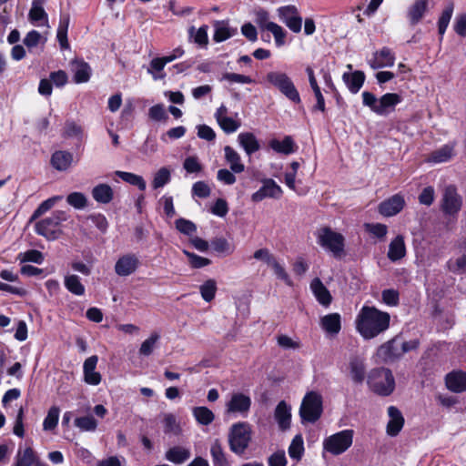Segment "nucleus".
Wrapping results in <instances>:
<instances>
[{"label":"nucleus","mask_w":466,"mask_h":466,"mask_svg":"<svg viewBox=\"0 0 466 466\" xmlns=\"http://www.w3.org/2000/svg\"><path fill=\"white\" fill-rule=\"evenodd\" d=\"M355 329L364 339H371L384 333L390 323L388 312L374 306H363L355 319Z\"/></svg>","instance_id":"f257e3e1"},{"label":"nucleus","mask_w":466,"mask_h":466,"mask_svg":"<svg viewBox=\"0 0 466 466\" xmlns=\"http://www.w3.org/2000/svg\"><path fill=\"white\" fill-rule=\"evenodd\" d=\"M266 82L278 89L283 96L290 101L299 104L300 103V96L296 88L292 79L282 71H269L266 75Z\"/></svg>","instance_id":"f03ea898"},{"label":"nucleus","mask_w":466,"mask_h":466,"mask_svg":"<svg viewBox=\"0 0 466 466\" xmlns=\"http://www.w3.org/2000/svg\"><path fill=\"white\" fill-rule=\"evenodd\" d=\"M370 388L379 395L389 396L395 389V380L388 369H374L368 376Z\"/></svg>","instance_id":"7ed1b4c3"},{"label":"nucleus","mask_w":466,"mask_h":466,"mask_svg":"<svg viewBox=\"0 0 466 466\" xmlns=\"http://www.w3.org/2000/svg\"><path fill=\"white\" fill-rule=\"evenodd\" d=\"M65 220H66V213L56 210L50 217L35 223V232L48 240L56 239L61 234L60 224Z\"/></svg>","instance_id":"20e7f679"},{"label":"nucleus","mask_w":466,"mask_h":466,"mask_svg":"<svg viewBox=\"0 0 466 466\" xmlns=\"http://www.w3.org/2000/svg\"><path fill=\"white\" fill-rule=\"evenodd\" d=\"M353 437L352 430L340 431L324 439L323 449L332 455H340L350 448Z\"/></svg>","instance_id":"39448f33"},{"label":"nucleus","mask_w":466,"mask_h":466,"mask_svg":"<svg viewBox=\"0 0 466 466\" xmlns=\"http://www.w3.org/2000/svg\"><path fill=\"white\" fill-rule=\"evenodd\" d=\"M322 413V397L316 391L308 392L301 402L299 415L302 421L315 422Z\"/></svg>","instance_id":"423d86ee"},{"label":"nucleus","mask_w":466,"mask_h":466,"mask_svg":"<svg viewBox=\"0 0 466 466\" xmlns=\"http://www.w3.org/2000/svg\"><path fill=\"white\" fill-rule=\"evenodd\" d=\"M317 242L334 257H339L344 250V237L329 228H322L317 232Z\"/></svg>","instance_id":"0eeeda50"},{"label":"nucleus","mask_w":466,"mask_h":466,"mask_svg":"<svg viewBox=\"0 0 466 466\" xmlns=\"http://www.w3.org/2000/svg\"><path fill=\"white\" fill-rule=\"evenodd\" d=\"M250 441V427L246 422H238L231 427L229 432L230 450L237 453L242 454Z\"/></svg>","instance_id":"6e6552de"},{"label":"nucleus","mask_w":466,"mask_h":466,"mask_svg":"<svg viewBox=\"0 0 466 466\" xmlns=\"http://www.w3.org/2000/svg\"><path fill=\"white\" fill-rule=\"evenodd\" d=\"M462 206V198L458 194L457 189L454 186L450 185L444 188L442 199H441V209L449 216H455L459 213Z\"/></svg>","instance_id":"1a4fd4ad"},{"label":"nucleus","mask_w":466,"mask_h":466,"mask_svg":"<svg viewBox=\"0 0 466 466\" xmlns=\"http://www.w3.org/2000/svg\"><path fill=\"white\" fill-rule=\"evenodd\" d=\"M250 407L251 399L248 395L242 392H235L231 394L229 400L226 403V412L246 418Z\"/></svg>","instance_id":"9d476101"},{"label":"nucleus","mask_w":466,"mask_h":466,"mask_svg":"<svg viewBox=\"0 0 466 466\" xmlns=\"http://www.w3.org/2000/svg\"><path fill=\"white\" fill-rule=\"evenodd\" d=\"M279 19L294 33H299L302 26V18L295 5H285L278 8Z\"/></svg>","instance_id":"9b49d317"},{"label":"nucleus","mask_w":466,"mask_h":466,"mask_svg":"<svg viewBox=\"0 0 466 466\" xmlns=\"http://www.w3.org/2000/svg\"><path fill=\"white\" fill-rule=\"evenodd\" d=\"M228 111L225 105H221L215 112V118L219 127L226 134H232L236 132L241 126V121L238 118V113L235 114V117L228 115Z\"/></svg>","instance_id":"f8f14e48"},{"label":"nucleus","mask_w":466,"mask_h":466,"mask_svg":"<svg viewBox=\"0 0 466 466\" xmlns=\"http://www.w3.org/2000/svg\"><path fill=\"white\" fill-rule=\"evenodd\" d=\"M429 0H413L407 7L406 18L410 26L419 25L430 11Z\"/></svg>","instance_id":"ddd939ff"},{"label":"nucleus","mask_w":466,"mask_h":466,"mask_svg":"<svg viewBox=\"0 0 466 466\" xmlns=\"http://www.w3.org/2000/svg\"><path fill=\"white\" fill-rule=\"evenodd\" d=\"M140 265L138 257L133 253L120 256L115 263V273L119 277H128L135 273Z\"/></svg>","instance_id":"4468645a"},{"label":"nucleus","mask_w":466,"mask_h":466,"mask_svg":"<svg viewBox=\"0 0 466 466\" xmlns=\"http://www.w3.org/2000/svg\"><path fill=\"white\" fill-rule=\"evenodd\" d=\"M283 194L282 188L272 178L262 180V187L251 195L253 202H260L266 198H280Z\"/></svg>","instance_id":"2eb2a0df"},{"label":"nucleus","mask_w":466,"mask_h":466,"mask_svg":"<svg viewBox=\"0 0 466 466\" xmlns=\"http://www.w3.org/2000/svg\"><path fill=\"white\" fill-rule=\"evenodd\" d=\"M405 204L406 202L403 195L399 193L382 201L379 205L378 210L383 217H393L403 209Z\"/></svg>","instance_id":"dca6fc26"},{"label":"nucleus","mask_w":466,"mask_h":466,"mask_svg":"<svg viewBox=\"0 0 466 466\" xmlns=\"http://www.w3.org/2000/svg\"><path fill=\"white\" fill-rule=\"evenodd\" d=\"M395 63V55L392 50L387 46L373 53L372 58L369 61V65L373 69L383 67H391Z\"/></svg>","instance_id":"f3484780"},{"label":"nucleus","mask_w":466,"mask_h":466,"mask_svg":"<svg viewBox=\"0 0 466 466\" xmlns=\"http://www.w3.org/2000/svg\"><path fill=\"white\" fill-rule=\"evenodd\" d=\"M97 362L98 358L96 355L90 356L84 362V381L88 385L96 386L101 382V374L96 371Z\"/></svg>","instance_id":"a211bd4d"},{"label":"nucleus","mask_w":466,"mask_h":466,"mask_svg":"<svg viewBox=\"0 0 466 466\" xmlns=\"http://www.w3.org/2000/svg\"><path fill=\"white\" fill-rule=\"evenodd\" d=\"M406 254L407 248L404 237L397 235L389 244L387 257L391 262H397L405 258Z\"/></svg>","instance_id":"6ab92c4d"},{"label":"nucleus","mask_w":466,"mask_h":466,"mask_svg":"<svg viewBox=\"0 0 466 466\" xmlns=\"http://www.w3.org/2000/svg\"><path fill=\"white\" fill-rule=\"evenodd\" d=\"M389 421L387 424V433L390 436H396L401 431L404 425V418L400 410L394 407L390 406L388 408Z\"/></svg>","instance_id":"aec40b11"},{"label":"nucleus","mask_w":466,"mask_h":466,"mask_svg":"<svg viewBox=\"0 0 466 466\" xmlns=\"http://www.w3.org/2000/svg\"><path fill=\"white\" fill-rule=\"evenodd\" d=\"M44 0H33L28 14L30 22L35 26H48V16L44 7Z\"/></svg>","instance_id":"412c9836"},{"label":"nucleus","mask_w":466,"mask_h":466,"mask_svg":"<svg viewBox=\"0 0 466 466\" xmlns=\"http://www.w3.org/2000/svg\"><path fill=\"white\" fill-rule=\"evenodd\" d=\"M275 420L280 430L286 431L290 427L291 407L285 400L279 402L274 412Z\"/></svg>","instance_id":"4be33fe9"},{"label":"nucleus","mask_w":466,"mask_h":466,"mask_svg":"<svg viewBox=\"0 0 466 466\" xmlns=\"http://www.w3.org/2000/svg\"><path fill=\"white\" fill-rule=\"evenodd\" d=\"M402 101L401 96L396 93H387L380 97L379 108L376 114L379 116H386L394 111L395 106Z\"/></svg>","instance_id":"5701e85b"},{"label":"nucleus","mask_w":466,"mask_h":466,"mask_svg":"<svg viewBox=\"0 0 466 466\" xmlns=\"http://www.w3.org/2000/svg\"><path fill=\"white\" fill-rule=\"evenodd\" d=\"M447 388L456 393L466 390V372L454 370L447 374L445 379Z\"/></svg>","instance_id":"b1692460"},{"label":"nucleus","mask_w":466,"mask_h":466,"mask_svg":"<svg viewBox=\"0 0 466 466\" xmlns=\"http://www.w3.org/2000/svg\"><path fill=\"white\" fill-rule=\"evenodd\" d=\"M71 69L74 73V81L77 84L89 81L91 76L90 66L82 59H75L71 62Z\"/></svg>","instance_id":"393cba45"},{"label":"nucleus","mask_w":466,"mask_h":466,"mask_svg":"<svg viewBox=\"0 0 466 466\" xmlns=\"http://www.w3.org/2000/svg\"><path fill=\"white\" fill-rule=\"evenodd\" d=\"M269 147L278 154L290 155L297 149V146L290 136H286L283 139L272 138L268 142Z\"/></svg>","instance_id":"a878e982"},{"label":"nucleus","mask_w":466,"mask_h":466,"mask_svg":"<svg viewBox=\"0 0 466 466\" xmlns=\"http://www.w3.org/2000/svg\"><path fill=\"white\" fill-rule=\"evenodd\" d=\"M310 289L319 304L326 308L330 305L332 297L329 289L319 278H316L311 281Z\"/></svg>","instance_id":"bb28decb"},{"label":"nucleus","mask_w":466,"mask_h":466,"mask_svg":"<svg viewBox=\"0 0 466 466\" xmlns=\"http://www.w3.org/2000/svg\"><path fill=\"white\" fill-rule=\"evenodd\" d=\"M62 136L65 138L75 139L79 144L84 142L86 138V133L83 127L74 120L66 121Z\"/></svg>","instance_id":"cd10ccee"},{"label":"nucleus","mask_w":466,"mask_h":466,"mask_svg":"<svg viewBox=\"0 0 466 466\" xmlns=\"http://www.w3.org/2000/svg\"><path fill=\"white\" fill-rule=\"evenodd\" d=\"M349 370L351 380L356 383H361L365 379L366 367L364 359L354 356L349 362Z\"/></svg>","instance_id":"c85d7f7f"},{"label":"nucleus","mask_w":466,"mask_h":466,"mask_svg":"<svg viewBox=\"0 0 466 466\" xmlns=\"http://www.w3.org/2000/svg\"><path fill=\"white\" fill-rule=\"evenodd\" d=\"M238 142L248 156H251L260 148L259 142L251 132H242L238 136Z\"/></svg>","instance_id":"c756f323"},{"label":"nucleus","mask_w":466,"mask_h":466,"mask_svg":"<svg viewBox=\"0 0 466 466\" xmlns=\"http://www.w3.org/2000/svg\"><path fill=\"white\" fill-rule=\"evenodd\" d=\"M320 327L329 335H337L341 329V318L339 313H330L320 319Z\"/></svg>","instance_id":"7c9ffc66"},{"label":"nucleus","mask_w":466,"mask_h":466,"mask_svg":"<svg viewBox=\"0 0 466 466\" xmlns=\"http://www.w3.org/2000/svg\"><path fill=\"white\" fill-rule=\"evenodd\" d=\"M342 79L349 90L352 94H357L364 84L365 75L362 71L357 70L353 73H344Z\"/></svg>","instance_id":"2f4dec72"},{"label":"nucleus","mask_w":466,"mask_h":466,"mask_svg":"<svg viewBox=\"0 0 466 466\" xmlns=\"http://www.w3.org/2000/svg\"><path fill=\"white\" fill-rule=\"evenodd\" d=\"M225 159L230 169L236 173H241L245 170V166L241 161L240 155L230 146L224 147Z\"/></svg>","instance_id":"473e14b6"},{"label":"nucleus","mask_w":466,"mask_h":466,"mask_svg":"<svg viewBox=\"0 0 466 466\" xmlns=\"http://www.w3.org/2000/svg\"><path fill=\"white\" fill-rule=\"evenodd\" d=\"M73 163V154L68 151H56L51 157L52 166L59 171H65Z\"/></svg>","instance_id":"72a5a7b5"},{"label":"nucleus","mask_w":466,"mask_h":466,"mask_svg":"<svg viewBox=\"0 0 466 466\" xmlns=\"http://www.w3.org/2000/svg\"><path fill=\"white\" fill-rule=\"evenodd\" d=\"M454 155V145L446 144L433 151L428 157L431 163L438 164L449 161Z\"/></svg>","instance_id":"f704fd0d"},{"label":"nucleus","mask_w":466,"mask_h":466,"mask_svg":"<svg viewBox=\"0 0 466 466\" xmlns=\"http://www.w3.org/2000/svg\"><path fill=\"white\" fill-rule=\"evenodd\" d=\"M92 197L98 203L107 204L113 199L114 191L109 185L101 183L93 187Z\"/></svg>","instance_id":"c9c22d12"},{"label":"nucleus","mask_w":466,"mask_h":466,"mask_svg":"<svg viewBox=\"0 0 466 466\" xmlns=\"http://www.w3.org/2000/svg\"><path fill=\"white\" fill-rule=\"evenodd\" d=\"M64 285L66 289L76 296H83L86 288L81 282V279L76 274H66L64 278Z\"/></svg>","instance_id":"e433bc0d"},{"label":"nucleus","mask_w":466,"mask_h":466,"mask_svg":"<svg viewBox=\"0 0 466 466\" xmlns=\"http://www.w3.org/2000/svg\"><path fill=\"white\" fill-rule=\"evenodd\" d=\"M190 451L187 448L175 446L166 452V459L176 464H182L190 458Z\"/></svg>","instance_id":"4c0bfd02"},{"label":"nucleus","mask_w":466,"mask_h":466,"mask_svg":"<svg viewBox=\"0 0 466 466\" xmlns=\"http://www.w3.org/2000/svg\"><path fill=\"white\" fill-rule=\"evenodd\" d=\"M396 341L390 340L381 345L377 350V356L384 362L391 361L400 356L397 352Z\"/></svg>","instance_id":"58836bf2"},{"label":"nucleus","mask_w":466,"mask_h":466,"mask_svg":"<svg viewBox=\"0 0 466 466\" xmlns=\"http://www.w3.org/2000/svg\"><path fill=\"white\" fill-rule=\"evenodd\" d=\"M69 26V15H61L59 25L56 32V38L59 42L61 49H68L67 31Z\"/></svg>","instance_id":"ea45409f"},{"label":"nucleus","mask_w":466,"mask_h":466,"mask_svg":"<svg viewBox=\"0 0 466 466\" xmlns=\"http://www.w3.org/2000/svg\"><path fill=\"white\" fill-rule=\"evenodd\" d=\"M167 63L163 57L153 58L147 69V73L150 74L154 80H160L166 77L164 68Z\"/></svg>","instance_id":"a19ab883"},{"label":"nucleus","mask_w":466,"mask_h":466,"mask_svg":"<svg viewBox=\"0 0 466 466\" xmlns=\"http://www.w3.org/2000/svg\"><path fill=\"white\" fill-rule=\"evenodd\" d=\"M116 175L123 181L137 187L141 191H144L147 188L145 179L139 175L125 171H116Z\"/></svg>","instance_id":"79ce46f5"},{"label":"nucleus","mask_w":466,"mask_h":466,"mask_svg":"<svg viewBox=\"0 0 466 466\" xmlns=\"http://www.w3.org/2000/svg\"><path fill=\"white\" fill-rule=\"evenodd\" d=\"M193 416L196 420L201 425H209L215 419V415L211 410L207 407L199 406L195 407L192 410Z\"/></svg>","instance_id":"37998d69"},{"label":"nucleus","mask_w":466,"mask_h":466,"mask_svg":"<svg viewBox=\"0 0 466 466\" xmlns=\"http://www.w3.org/2000/svg\"><path fill=\"white\" fill-rule=\"evenodd\" d=\"M364 228L372 238L383 241L388 234V227L381 223H365Z\"/></svg>","instance_id":"c03bdc74"},{"label":"nucleus","mask_w":466,"mask_h":466,"mask_svg":"<svg viewBox=\"0 0 466 466\" xmlns=\"http://www.w3.org/2000/svg\"><path fill=\"white\" fill-rule=\"evenodd\" d=\"M454 5L452 2H450L447 4L443 11L441 12V15L438 21V31L442 38L443 35L446 32V29L450 24V21L451 19L452 14H453Z\"/></svg>","instance_id":"a18cd8bd"},{"label":"nucleus","mask_w":466,"mask_h":466,"mask_svg":"<svg viewBox=\"0 0 466 466\" xmlns=\"http://www.w3.org/2000/svg\"><path fill=\"white\" fill-rule=\"evenodd\" d=\"M59 414H60V409L57 406H52L44 419L43 421V430L46 431H53L56 428L58 424L59 420Z\"/></svg>","instance_id":"49530a36"},{"label":"nucleus","mask_w":466,"mask_h":466,"mask_svg":"<svg viewBox=\"0 0 466 466\" xmlns=\"http://www.w3.org/2000/svg\"><path fill=\"white\" fill-rule=\"evenodd\" d=\"M75 426L81 431H95L97 428V420L91 415L77 417L74 421Z\"/></svg>","instance_id":"de8ad7c7"},{"label":"nucleus","mask_w":466,"mask_h":466,"mask_svg":"<svg viewBox=\"0 0 466 466\" xmlns=\"http://www.w3.org/2000/svg\"><path fill=\"white\" fill-rule=\"evenodd\" d=\"M190 39H193L194 43L199 46L206 47L208 43V26H200L198 30L194 26H191L188 30Z\"/></svg>","instance_id":"09e8293b"},{"label":"nucleus","mask_w":466,"mask_h":466,"mask_svg":"<svg viewBox=\"0 0 466 466\" xmlns=\"http://www.w3.org/2000/svg\"><path fill=\"white\" fill-rule=\"evenodd\" d=\"M210 453H211L214 466H228V462L226 455L223 451L222 446L218 440L212 443L211 448H210Z\"/></svg>","instance_id":"8fccbe9b"},{"label":"nucleus","mask_w":466,"mask_h":466,"mask_svg":"<svg viewBox=\"0 0 466 466\" xmlns=\"http://www.w3.org/2000/svg\"><path fill=\"white\" fill-rule=\"evenodd\" d=\"M266 30L273 35L277 47H281L286 45L287 31L282 26L273 22L267 25Z\"/></svg>","instance_id":"3c124183"},{"label":"nucleus","mask_w":466,"mask_h":466,"mask_svg":"<svg viewBox=\"0 0 466 466\" xmlns=\"http://www.w3.org/2000/svg\"><path fill=\"white\" fill-rule=\"evenodd\" d=\"M266 30L273 35L277 47H281L286 45L287 31L282 26L273 22L267 25Z\"/></svg>","instance_id":"603ef678"},{"label":"nucleus","mask_w":466,"mask_h":466,"mask_svg":"<svg viewBox=\"0 0 466 466\" xmlns=\"http://www.w3.org/2000/svg\"><path fill=\"white\" fill-rule=\"evenodd\" d=\"M36 456L32 448L28 447L18 451L15 466H31L35 464Z\"/></svg>","instance_id":"864d4df0"},{"label":"nucleus","mask_w":466,"mask_h":466,"mask_svg":"<svg viewBox=\"0 0 466 466\" xmlns=\"http://www.w3.org/2000/svg\"><path fill=\"white\" fill-rule=\"evenodd\" d=\"M303 439L301 435H296L289 447V455L291 459L299 461L303 455Z\"/></svg>","instance_id":"5fc2aeb1"},{"label":"nucleus","mask_w":466,"mask_h":466,"mask_svg":"<svg viewBox=\"0 0 466 466\" xmlns=\"http://www.w3.org/2000/svg\"><path fill=\"white\" fill-rule=\"evenodd\" d=\"M171 179L170 170L167 167L159 168L156 174L154 175V178L152 181V187L155 189L163 187L167 184L169 183Z\"/></svg>","instance_id":"6e6d98bb"},{"label":"nucleus","mask_w":466,"mask_h":466,"mask_svg":"<svg viewBox=\"0 0 466 466\" xmlns=\"http://www.w3.org/2000/svg\"><path fill=\"white\" fill-rule=\"evenodd\" d=\"M199 291L202 299L206 302H210L217 292V283L214 279H208L199 287Z\"/></svg>","instance_id":"4d7b16f0"},{"label":"nucleus","mask_w":466,"mask_h":466,"mask_svg":"<svg viewBox=\"0 0 466 466\" xmlns=\"http://www.w3.org/2000/svg\"><path fill=\"white\" fill-rule=\"evenodd\" d=\"M212 247L218 253L230 255L235 250V246L224 238H217L212 241Z\"/></svg>","instance_id":"13d9d810"},{"label":"nucleus","mask_w":466,"mask_h":466,"mask_svg":"<svg viewBox=\"0 0 466 466\" xmlns=\"http://www.w3.org/2000/svg\"><path fill=\"white\" fill-rule=\"evenodd\" d=\"M159 338L160 335L157 332L151 333L150 336L142 342L139 353L143 356H149L153 352Z\"/></svg>","instance_id":"bf43d9fd"},{"label":"nucleus","mask_w":466,"mask_h":466,"mask_svg":"<svg viewBox=\"0 0 466 466\" xmlns=\"http://www.w3.org/2000/svg\"><path fill=\"white\" fill-rule=\"evenodd\" d=\"M183 253L187 256L189 265L194 268H204L210 264V259L198 256L193 252L183 250Z\"/></svg>","instance_id":"052dcab7"},{"label":"nucleus","mask_w":466,"mask_h":466,"mask_svg":"<svg viewBox=\"0 0 466 466\" xmlns=\"http://www.w3.org/2000/svg\"><path fill=\"white\" fill-rule=\"evenodd\" d=\"M67 203L76 209H83L87 204L86 197L81 192H73L66 198Z\"/></svg>","instance_id":"680f3d73"},{"label":"nucleus","mask_w":466,"mask_h":466,"mask_svg":"<svg viewBox=\"0 0 466 466\" xmlns=\"http://www.w3.org/2000/svg\"><path fill=\"white\" fill-rule=\"evenodd\" d=\"M176 228L182 234L192 236L197 231V226L190 220L186 218H178L176 220Z\"/></svg>","instance_id":"e2e57ef3"},{"label":"nucleus","mask_w":466,"mask_h":466,"mask_svg":"<svg viewBox=\"0 0 466 466\" xmlns=\"http://www.w3.org/2000/svg\"><path fill=\"white\" fill-rule=\"evenodd\" d=\"M270 268H272L274 274L276 275V277L279 279L282 280L286 285H288L289 287L293 286V282H292L289 273L285 269L284 266L282 264H280L278 259L274 262V264Z\"/></svg>","instance_id":"0e129e2a"},{"label":"nucleus","mask_w":466,"mask_h":466,"mask_svg":"<svg viewBox=\"0 0 466 466\" xmlns=\"http://www.w3.org/2000/svg\"><path fill=\"white\" fill-rule=\"evenodd\" d=\"M148 116L151 120L157 122L166 121L168 118L165 106L162 104L152 106L148 109Z\"/></svg>","instance_id":"69168bd1"},{"label":"nucleus","mask_w":466,"mask_h":466,"mask_svg":"<svg viewBox=\"0 0 466 466\" xmlns=\"http://www.w3.org/2000/svg\"><path fill=\"white\" fill-rule=\"evenodd\" d=\"M234 33L235 31L231 30L227 25L218 24L217 25L215 29L214 40L218 43L223 42L231 37L234 35Z\"/></svg>","instance_id":"338daca9"},{"label":"nucleus","mask_w":466,"mask_h":466,"mask_svg":"<svg viewBox=\"0 0 466 466\" xmlns=\"http://www.w3.org/2000/svg\"><path fill=\"white\" fill-rule=\"evenodd\" d=\"M253 258L265 262L268 267H271L277 260L276 257L266 248L256 250L253 254Z\"/></svg>","instance_id":"774afa93"}]
</instances>
